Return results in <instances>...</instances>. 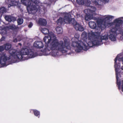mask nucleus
<instances>
[{"label":"nucleus","instance_id":"f257e3e1","mask_svg":"<svg viewBox=\"0 0 123 123\" xmlns=\"http://www.w3.org/2000/svg\"><path fill=\"white\" fill-rule=\"evenodd\" d=\"M46 48L48 50H52V54L53 55H57V50L62 53L67 51V50L71 49L69 45L70 42L67 37L63 38L64 42L62 41H57L56 37L54 34L45 36L43 39Z\"/></svg>","mask_w":123,"mask_h":123},{"label":"nucleus","instance_id":"f03ea898","mask_svg":"<svg viewBox=\"0 0 123 123\" xmlns=\"http://www.w3.org/2000/svg\"><path fill=\"white\" fill-rule=\"evenodd\" d=\"M9 53L11 56L14 59H22L24 55H27L29 56L30 58L34 57L36 56L34 52H30V50L26 48L23 49L19 52L17 51L15 49H11L9 50Z\"/></svg>","mask_w":123,"mask_h":123},{"label":"nucleus","instance_id":"7ed1b4c3","mask_svg":"<svg viewBox=\"0 0 123 123\" xmlns=\"http://www.w3.org/2000/svg\"><path fill=\"white\" fill-rule=\"evenodd\" d=\"M21 0V1L23 5L28 7L30 8V12L32 14H35L37 12L38 9L37 6H39L37 4L39 3L37 0Z\"/></svg>","mask_w":123,"mask_h":123},{"label":"nucleus","instance_id":"20e7f679","mask_svg":"<svg viewBox=\"0 0 123 123\" xmlns=\"http://www.w3.org/2000/svg\"><path fill=\"white\" fill-rule=\"evenodd\" d=\"M91 8L93 9L88 8L84 10V12L86 14L85 16V20L87 21H89L92 19L93 17V14L95 13L96 10V8L93 6H91Z\"/></svg>","mask_w":123,"mask_h":123},{"label":"nucleus","instance_id":"39448f33","mask_svg":"<svg viewBox=\"0 0 123 123\" xmlns=\"http://www.w3.org/2000/svg\"><path fill=\"white\" fill-rule=\"evenodd\" d=\"M10 59V57H7L5 53H2L0 54V64L3 66H6V63Z\"/></svg>","mask_w":123,"mask_h":123},{"label":"nucleus","instance_id":"423d86ee","mask_svg":"<svg viewBox=\"0 0 123 123\" xmlns=\"http://www.w3.org/2000/svg\"><path fill=\"white\" fill-rule=\"evenodd\" d=\"M111 30V32L109 36V38L112 41H115L116 40L115 35L118 34L119 33V31L116 28H113Z\"/></svg>","mask_w":123,"mask_h":123},{"label":"nucleus","instance_id":"0eeeda50","mask_svg":"<svg viewBox=\"0 0 123 123\" xmlns=\"http://www.w3.org/2000/svg\"><path fill=\"white\" fill-rule=\"evenodd\" d=\"M80 44H80L76 47L75 50L76 52H80L83 49L85 50H87L88 46L84 43L81 42Z\"/></svg>","mask_w":123,"mask_h":123},{"label":"nucleus","instance_id":"6e6552de","mask_svg":"<svg viewBox=\"0 0 123 123\" xmlns=\"http://www.w3.org/2000/svg\"><path fill=\"white\" fill-rule=\"evenodd\" d=\"M72 21L73 22L72 24L73 25L76 30L81 31H83L84 30V28L81 24L78 23L75 20H73Z\"/></svg>","mask_w":123,"mask_h":123},{"label":"nucleus","instance_id":"1a4fd4ad","mask_svg":"<svg viewBox=\"0 0 123 123\" xmlns=\"http://www.w3.org/2000/svg\"><path fill=\"white\" fill-rule=\"evenodd\" d=\"M98 33L97 32H93L91 31L88 33V39L90 40H93L94 38H97L98 37Z\"/></svg>","mask_w":123,"mask_h":123},{"label":"nucleus","instance_id":"9d476101","mask_svg":"<svg viewBox=\"0 0 123 123\" xmlns=\"http://www.w3.org/2000/svg\"><path fill=\"white\" fill-rule=\"evenodd\" d=\"M63 19L64 21H67L68 23H71L72 24V23L73 22V21L72 20H74V19H72L71 18V15L68 13L66 14Z\"/></svg>","mask_w":123,"mask_h":123},{"label":"nucleus","instance_id":"9b49d317","mask_svg":"<svg viewBox=\"0 0 123 123\" xmlns=\"http://www.w3.org/2000/svg\"><path fill=\"white\" fill-rule=\"evenodd\" d=\"M79 37V36L78 34H75V37L74 39L75 38L77 40L76 41H72L71 44L72 46L74 48L76 47L80 44L78 43V38Z\"/></svg>","mask_w":123,"mask_h":123},{"label":"nucleus","instance_id":"f8f14e48","mask_svg":"<svg viewBox=\"0 0 123 123\" xmlns=\"http://www.w3.org/2000/svg\"><path fill=\"white\" fill-rule=\"evenodd\" d=\"M113 22L115 27L114 28H117V27H119L123 24V21L120 19H116L114 20Z\"/></svg>","mask_w":123,"mask_h":123},{"label":"nucleus","instance_id":"ddd939ff","mask_svg":"<svg viewBox=\"0 0 123 123\" xmlns=\"http://www.w3.org/2000/svg\"><path fill=\"white\" fill-rule=\"evenodd\" d=\"M34 46L36 48L40 49L43 47V45L42 42L36 41L34 43Z\"/></svg>","mask_w":123,"mask_h":123},{"label":"nucleus","instance_id":"4468645a","mask_svg":"<svg viewBox=\"0 0 123 123\" xmlns=\"http://www.w3.org/2000/svg\"><path fill=\"white\" fill-rule=\"evenodd\" d=\"M6 20L9 22H14L16 20V18L10 15H6L5 17Z\"/></svg>","mask_w":123,"mask_h":123},{"label":"nucleus","instance_id":"2eb2a0df","mask_svg":"<svg viewBox=\"0 0 123 123\" xmlns=\"http://www.w3.org/2000/svg\"><path fill=\"white\" fill-rule=\"evenodd\" d=\"M38 24L42 26H45L47 24V22L46 19L42 18H39L38 21Z\"/></svg>","mask_w":123,"mask_h":123},{"label":"nucleus","instance_id":"dca6fc26","mask_svg":"<svg viewBox=\"0 0 123 123\" xmlns=\"http://www.w3.org/2000/svg\"><path fill=\"white\" fill-rule=\"evenodd\" d=\"M7 28L6 27L0 26V33L2 35H5L7 34Z\"/></svg>","mask_w":123,"mask_h":123},{"label":"nucleus","instance_id":"f3484780","mask_svg":"<svg viewBox=\"0 0 123 123\" xmlns=\"http://www.w3.org/2000/svg\"><path fill=\"white\" fill-rule=\"evenodd\" d=\"M96 38H94V40H90L91 41H89L88 43V45L89 47H92L97 45V39Z\"/></svg>","mask_w":123,"mask_h":123},{"label":"nucleus","instance_id":"a211bd4d","mask_svg":"<svg viewBox=\"0 0 123 123\" xmlns=\"http://www.w3.org/2000/svg\"><path fill=\"white\" fill-rule=\"evenodd\" d=\"M19 2L15 0H11V4H9L8 7L9 8L12 6H16L18 5Z\"/></svg>","mask_w":123,"mask_h":123},{"label":"nucleus","instance_id":"6ab92c4d","mask_svg":"<svg viewBox=\"0 0 123 123\" xmlns=\"http://www.w3.org/2000/svg\"><path fill=\"white\" fill-rule=\"evenodd\" d=\"M89 25L90 27L92 29H96L97 27V24L94 22L90 21L89 22Z\"/></svg>","mask_w":123,"mask_h":123},{"label":"nucleus","instance_id":"aec40b11","mask_svg":"<svg viewBox=\"0 0 123 123\" xmlns=\"http://www.w3.org/2000/svg\"><path fill=\"white\" fill-rule=\"evenodd\" d=\"M101 1L103 2L106 3H108L109 1V0H100ZM99 0H91L92 2L94 4L97 5H99V4L98 3Z\"/></svg>","mask_w":123,"mask_h":123},{"label":"nucleus","instance_id":"412c9836","mask_svg":"<svg viewBox=\"0 0 123 123\" xmlns=\"http://www.w3.org/2000/svg\"><path fill=\"white\" fill-rule=\"evenodd\" d=\"M64 22L63 18L62 17H60L59 19L57 20L56 23L58 25L61 26L62 24H64Z\"/></svg>","mask_w":123,"mask_h":123},{"label":"nucleus","instance_id":"4be33fe9","mask_svg":"<svg viewBox=\"0 0 123 123\" xmlns=\"http://www.w3.org/2000/svg\"><path fill=\"white\" fill-rule=\"evenodd\" d=\"M114 16L108 15L104 18L103 19L104 21L106 22V21H109L110 19H112L114 18Z\"/></svg>","mask_w":123,"mask_h":123},{"label":"nucleus","instance_id":"5701e85b","mask_svg":"<svg viewBox=\"0 0 123 123\" xmlns=\"http://www.w3.org/2000/svg\"><path fill=\"white\" fill-rule=\"evenodd\" d=\"M5 49L6 50H9L12 47L11 44L9 43H6L4 44Z\"/></svg>","mask_w":123,"mask_h":123},{"label":"nucleus","instance_id":"b1692460","mask_svg":"<svg viewBox=\"0 0 123 123\" xmlns=\"http://www.w3.org/2000/svg\"><path fill=\"white\" fill-rule=\"evenodd\" d=\"M96 22L98 27L99 26H101V25L105 21H104L103 19H99L97 20Z\"/></svg>","mask_w":123,"mask_h":123},{"label":"nucleus","instance_id":"393cba45","mask_svg":"<svg viewBox=\"0 0 123 123\" xmlns=\"http://www.w3.org/2000/svg\"><path fill=\"white\" fill-rule=\"evenodd\" d=\"M57 33L58 34H62V30L61 26L57 27L56 29Z\"/></svg>","mask_w":123,"mask_h":123},{"label":"nucleus","instance_id":"a878e982","mask_svg":"<svg viewBox=\"0 0 123 123\" xmlns=\"http://www.w3.org/2000/svg\"><path fill=\"white\" fill-rule=\"evenodd\" d=\"M34 115L36 117H39L40 115V112L39 111L33 109L32 110Z\"/></svg>","mask_w":123,"mask_h":123},{"label":"nucleus","instance_id":"bb28decb","mask_svg":"<svg viewBox=\"0 0 123 123\" xmlns=\"http://www.w3.org/2000/svg\"><path fill=\"white\" fill-rule=\"evenodd\" d=\"M8 28L10 29L13 31L18 29V27L12 24L10 25L8 27Z\"/></svg>","mask_w":123,"mask_h":123},{"label":"nucleus","instance_id":"cd10ccee","mask_svg":"<svg viewBox=\"0 0 123 123\" xmlns=\"http://www.w3.org/2000/svg\"><path fill=\"white\" fill-rule=\"evenodd\" d=\"M42 32L44 34H47L49 33V30L48 29L45 28H42Z\"/></svg>","mask_w":123,"mask_h":123},{"label":"nucleus","instance_id":"c85d7f7f","mask_svg":"<svg viewBox=\"0 0 123 123\" xmlns=\"http://www.w3.org/2000/svg\"><path fill=\"white\" fill-rule=\"evenodd\" d=\"M81 36L83 40H86L87 38V33L86 32L84 31L82 33Z\"/></svg>","mask_w":123,"mask_h":123},{"label":"nucleus","instance_id":"c756f323","mask_svg":"<svg viewBox=\"0 0 123 123\" xmlns=\"http://www.w3.org/2000/svg\"><path fill=\"white\" fill-rule=\"evenodd\" d=\"M98 28V29H101V30H103L106 28L105 22H104L101 25V26H99Z\"/></svg>","mask_w":123,"mask_h":123},{"label":"nucleus","instance_id":"7c9ffc66","mask_svg":"<svg viewBox=\"0 0 123 123\" xmlns=\"http://www.w3.org/2000/svg\"><path fill=\"white\" fill-rule=\"evenodd\" d=\"M84 4L87 6H89L91 4V2L90 0H84Z\"/></svg>","mask_w":123,"mask_h":123},{"label":"nucleus","instance_id":"2f4dec72","mask_svg":"<svg viewBox=\"0 0 123 123\" xmlns=\"http://www.w3.org/2000/svg\"><path fill=\"white\" fill-rule=\"evenodd\" d=\"M105 24L106 28H108L111 26H113L114 25L113 22L111 23H107L106 22H105Z\"/></svg>","mask_w":123,"mask_h":123},{"label":"nucleus","instance_id":"473e14b6","mask_svg":"<svg viewBox=\"0 0 123 123\" xmlns=\"http://www.w3.org/2000/svg\"><path fill=\"white\" fill-rule=\"evenodd\" d=\"M17 21L18 25H20L23 23V20L22 18H19L17 19Z\"/></svg>","mask_w":123,"mask_h":123},{"label":"nucleus","instance_id":"72a5a7b5","mask_svg":"<svg viewBox=\"0 0 123 123\" xmlns=\"http://www.w3.org/2000/svg\"><path fill=\"white\" fill-rule=\"evenodd\" d=\"M6 12V9L4 7H2L0 8V13L3 14Z\"/></svg>","mask_w":123,"mask_h":123},{"label":"nucleus","instance_id":"f704fd0d","mask_svg":"<svg viewBox=\"0 0 123 123\" xmlns=\"http://www.w3.org/2000/svg\"><path fill=\"white\" fill-rule=\"evenodd\" d=\"M77 3L79 5H84V0H76Z\"/></svg>","mask_w":123,"mask_h":123},{"label":"nucleus","instance_id":"c9c22d12","mask_svg":"<svg viewBox=\"0 0 123 123\" xmlns=\"http://www.w3.org/2000/svg\"><path fill=\"white\" fill-rule=\"evenodd\" d=\"M115 71H116V80L117 81L118 79V69L117 68V66H116V67H115Z\"/></svg>","mask_w":123,"mask_h":123},{"label":"nucleus","instance_id":"e433bc0d","mask_svg":"<svg viewBox=\"0 0 123 123\" xmlns=\"http://www.w3.org/2000/svg\"><path fill=\"white\" fill-rule=\"evenodd\" d=\"M103 43L102 42L101 40H99L97 39V45H100L102 44Z\"/></svg>","mask_w":123,"mask_h":123},{"label":"nucleus","instance_id":"4c0bfd02","mask_svg":"<svg viewBox=\"0 0 123 123\" xmlns=\"http://www.w3.org/2000/svg\"><path fill=\"white\" fill-rule=\"evenodd\" d=\"M108 36L107 34H105L102 37V38L105 40H107L108 39Z\"/></svg>","mask_w":123,"mask_h":123},{"label":"nucleus","instance_id":"58836bf2","mask_svg":"<svg viewBox=\"0 0 123 123\" xmlns=\"http://www.w3.org/2000/svg\"><path fill=\"white\" fill-rule=\"evenodd\" d=\"M5 49L4 45H3L0 46V52L3 51Z\"/></svg>","mask_w":123,"mask_h":123},{"label":"nucleus","instance_id":"ea45409f","mask_svg":"<svg viewBox=\"0 0 123 123\" xmlns=\"http://www.w3.org/2000/svg\"><path fill=\"white\" fill-rule=\"evenodd\" d=\"M118 58L117 57V56L115 59L114 61H115V67H116V66L117 65V60Z\"/></svg>","mask_w":123,"mask_h":123},{"label":"nucleus","instance_id":"a19ab883","mask_svg":"<svg viewBox=\"0 0 123 123\" xmlns=\"http://www.w3.org/2000/svg\"><path fill=\"white\" fill-rule=\"evenodd\" d=\"M33 24L32 22H30L28 25V27L29 28H31L33 26Z\"/></svg>","mask_w":123,"mask_h":123},{"label":"nucleus","instance_id":"79ce46f5","mask_svg":"<svg viewBox=\"0 0 123 123\" xmlns=\"http://www.w3.org/2000/svg\"><path fill=\"white\" fill-rule=\"evenodd\" d=\"M5 39V38L4 37H2L0 39V41L1 42L2 41H4Z\"/></svg>","mask_w":123,"mask_h":123},{"label":"nucleus","instance_id":"37998d69","mask_svg":"<svg viewBox=\"0 0 123 123\" xmlns=\"http://www.w3.org/2000/svg\"><path fill=\"white\" fill-rule=\"evenodd\" d=\"M118 60H119V61L122 60V63L123 64V58H119ZM122 67H123V66H122L121 68V69H122Z\"/></svg>","mask_w":123,"mask_h":123},{"label":"nucleus","instance_id":"c03bdc74","mask_svg":"<svg viewBox=\"0 0 123 123\" xmlns=\"http://www.w3.org/2000/svg\"><path fill=\"white\" fill-rule=\"evenodd\" d=\"M17 39L16 38H15L13 39V42L14 43H16L17 42Z\"/></svg>","mask_w":123,"mask_h":123},{"label":"nucleus","instance_id":"a18cd8bd","mask_svg":"<svg viewBox=\"0 0 123 123\" xmlns=\"http://www.w3.org/2000/svg\"><path fill=\"white\" fill-rule=\"evenodd\" d=\"M118 80L117 81V84L118 86H120V85L121 84L120 82H118Z\"/></svg>","mask_w":123,"mask_h":123},{"label":"nucleus","instance_id":"49530a36","mask_svg":"<svg viewBox=\"0 0 123 123\" xmlns=\"http://www.w3.org/2000/svg\"><path fill=\"white\" fill-rule=\"evenodd\" d=\"M18 44H19V45H21V43H18Z\"/></svg>","mask_w":123,"mask_h":123},{"label":"nucleus","instance_id":"de8ad7c7","mask_svg":"<svg viewBox=\"0 0 123 123\" xmlns=\"http://www.w3.org/2000/svg\"><path fill=\"white\" fill-rule=\"evenodd\" d=\"M122 70H123V67H122Z\"/></svg>","mask_w":123,"mask_h":123},{"label":"nucleus","instance_id":"09e8293b","mask_svg":"<svg viewBox=\"0 0 123 123\" xmlns=\"http://www.w3.org/2000/svg\"><path fill=\"white\" fill-rule=\"evenodd\" d=\"M18 8H20V6H18Z\"/></svg>","mask_w":123,"mask_h":123},{"label":"nucleus","instance_id":"8fccbe9b","mask_svg":"<svg viewBox=\"0 0 123 123\" xmlns=\"http://www.w3.org/2000/svg\"><path fill=\"white\" fill-rule=\"evenodd\" d=\"M70 53H69V54H70Z\"/></svg>","mask_w":123,"mask_h":123},{"label":"nucleus","instance_id":"3c124183","mask_svg":"<svg viewBox=\"0 0 123 123\" xmlns=\"http://www.w3.org/2000/svg\"><path fill=\"white\" fill-rule=\"evenodd\" d=\"M20 40H19V41H20Z\"/></svg>","mask_w":123,"mask_h":123}]
</instances>
